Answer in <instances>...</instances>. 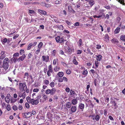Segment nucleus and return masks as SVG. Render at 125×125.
<instances>
[{
  "label": "nucleus",
  "mask_w": 125,
  "mask_h": 125,
  "mask_svg": "<svg viewBox=\"0 0 125 125\" xmlns=\"http://www.w3.org/2000/svg\"><path fill=\"white\" fill-rule=\"evenodd\" d=\"M9 66V64L8 63H3L2 67L3 69L2 70L1 72L3 74L7 73L9 71L7 70Z\"/></svg>",
  "instance_id": "1"
},
{
  "label": "nucleus",
  "mask_w": 125,
  "mask_h": 125,
  "mask_svg": "<svg viewBox=\"0 0 125 125\" xmlns=\"http://www.w3.org/2000/svg\"><path fill=\"white\" fill-rule=\"evenodd\" d=\"M19 88L20 91L22 92L24 90L25 88H27V87L25 83H20L19 84Z\"/></svg>",
  "instance_id": "2"
},
{
  "label": "nucleus",
  "mask_w": 125,
  "mask_h": 125,
  "mask_svg": "<svg viewBox=\"0 0 125 125\" xmlns=\"http://www.w3.org/2000/svg\"><path fill=\"white\" fill-rule=\"evenodd\" d=\"M55 39L56 40V42L58 43H62L64 42V40L63 37H60L59 36H57L55 37Z\"/></svg>",
  "instance_id": "3"
},
{
  "label": "nucleus",
  "mask_w": 125,
  "mask_h": 125,
  "mask_svg": "<svg viewBox=\"0 0 125 125\" xmlns=\"http://www.w3.org/2000/svg\"><path fill=\"white\" fill-rule=\"evenodd\" d=\"M53 72L52 68V65H50L48 66V70L47 71V74L48 76L51 75V73Z\"/></svg>",
  "instance_id": "4"
},
{
  "label": "nucleus",
  "mask_w": 125,
  "mask_h": 125,
  "mask_svg": "<svg viewBox=\"0 0 125 125\" xmlns=\"http://www.w3.org/2000/svg\"><path fill=\"white\" fill-rule=\"evenodd\" d=\"M23 117L26 118H28L30 117L31 116V112H29L22 114Z\"/></svg>",
  "instance_id": "5"
},
{
  "label": "nucleus",
  "mask_w": 125,
  "mask_h": 125,
  "mask_svg": "<svg viewBox=\"0 0 125 125\" xmlns=\"http://www.w3.org/2000/svg\"><path fill=\"white\" fill-rule=\"evenodd\" d=\"M31 103L32 105H37L38 104L39 102V101L38 99H36L34 100L33 99H31Z\"/></svg>",
  "instance_id": "6"
},
{
  "label": "nucleus",
  "mask_w": 125,
  "mask_h": 125,
  "mask_svg": "<svg viewBox=\"0 0 125 125\" xmlns=\"http://www.w3.org/2000/svg\"><path fill=\"white\" fill-rule=\"evenodd\" d=\"M65 51L67 53H71L72 51L69 46L65 47Z\"/></svg>",
  "instance_id": "7"
},
{
  "label": "nucleus",
  "mask_w": 125,
  "mask_h": 125,
  "mask_svg": "<svg viewBox=\"0 0 125 125\" xmlns=\"http://www.w3.org/2000/svg\"><path fill=\"white\" fill-rule=\"evenodd\" d=\"M10 94H8L7 96L5 98V101L7 103H8L10 102Z\"/></svg>",
  "instance_id": "8"
},
{
  "label": "nucleus",
  "mask_w": 125,
  "mask_h": 125,
  "mask_svg": "<svg viewBox=\"0 0 125 125\" xmlns=\"http://www.w3.org/2000/svg\"><path fill=\"white\" fill-rule=\"evenodd\" d=\"M42 60L43 61L47 62L49 61V57L48 56H46L44 55H43L42 56Z\"/></svg>",
  "instance_id": "9"
},
{
  "label": "nucleus",
  "mask_w": 125,
  "mask_h": 125,
  "mask_svg": "<svg viewBox=\"0 0 125 125\" xmlns=\"http://www.w3.org/2000/svg\"><path fill=\"white\" fill-rule=\"evenodd\" d=\"M95 56L96 57L97 61H100L102 60V57L101 55L99 54L98 55H96Z\"/></svg>",
  "instance_id": "10"
},
{
  "label": "nucleus",
  "mask_w": 125,
  "mask_h": 125,
  "mask_svg": "<svg viewBox=\"0 0 125 125\" xmlns=\"http://www.w3.org/2000/svg\"><path fill=\"white\" fill-rule=\"evenodd\" d=\"M38 11L39 12L40 14L41 13L43 15H45L47 14L46 12L43 10L39 9L38 10Z\"/></svg>",
  "instance_id": "11"
},
{
  "label": "nucleus",
  "mask_w": 125,
  "mask_h": 125,
  "mask_svg": "<svg viewBox=\"0 0 125 125\" xmlns=\"http://www.w3.org/2000/svg\"><path fill=\"white\" fill-rule=\"evenodd\" d=\"M77 108L75 106H73L71 108V110L72 112H75Z\"/></svg>",
  "instance_id": "12"
},
{
  "label": "nucleus",
  "mask_w": 125,
  "mask_h": 125,
  "mask_svg": "<svg viewBox=\"0 0 125 125\" xmlns=\"http://www.w3.org/2000/svg\"><path fill=\"white\" fill-rule=\"evenodd\" d=\"M84 105L82 103L80 104L79 105V107L80 109L82 110V111H83L84 108Z\"/></svg>",
  "instance_id": "13"
},
{
  "label": "nucleus",
  "mask_w": 125,
  "mask_h": 125,
  "mask_svg": "<svg viewBox=\"0 0 125 125\" xmlns=\"http://www.w3.org/2000/svg\"><path fill=\"white\" fill-rule=\"evenodd\" d=\"M9 62L10 60L9 59L7 58H6L4 60L3 63L9 64Z\"/></svg>",
  "instance_id": "14"
},
{
  "label": "nucleus",
  "mask_w": 125,
  "mask_h": 125,
  "mask_svg": "<svg viewBox=\"0 0 125 125\" xmlns=\"http://www.w3.org/2000/svg\"><path fill=\"white\" fill-rule=\"evenodd\" d=\"M33 45V44L32 43H30L28 45L27 50H30L31 48L32 47Z\"/></svg>",
  "instance_id": "15"
},
{
  "label": "nucleus",
  "mask_w": 125,
  "mask_h": 125,
  "mask_svg": "<svg viewBox=\"0 0 125 125\" xmlns=\"http://www.w3.org/2000/svg\"><path fill=\"white\" fill-rule=\"evenodd\" d=\"M82 74L85 75V76H86L88 73V72L87 70V69H85V70H83V71H82Z\"/></svg>",
  "instance_id": "16"
},
{
  "label": "nucleus",
  "mask_w": 125,
  "mask_h": 125,
  "mask_svg": "<svg viewBox=\"0 0 125 125\" xmlns=\"http://www.w3.org/2000/svg\"><path fill=\"white\" fill-rule=\"evenodd\" d=\"M26 57V56L25 54H23L22 56L19 58V60H21L22 61Z\"/></svg>",
  "instance_id": "17"
},
{
  "label": "nucleus",
  "mask_w": 125,
  "mask_h": 125,
  "mask_svg": "<svg viewBox=\"0 0 125 125\" xmlns=\"http://www.w3.org/2000/svg\"><path fill=\"white\" fill-rule=\"evenodd\" d=\"M63 75V73L62 72H59L57 74V75L58 76L60 77H62Z\"/></svg>",
  "instance_id": "18"
},
{
  "label": "nucleus",
  "mask_w": 125,
  "mask_h": 125,
  "mask_svg": "<svg viewBox=\"0 0 125 125\" xmlns=\"http://www.w3.org/2000/svg\"><path fill=\"white\" fill-rule=\"evenodd\" d=\"M60 67L58 66H56L54 68V71L55 72H57L59 71L60 69Z\"/></svg>",
  "instance_id": "19"
},
{
  "label": "nucleus",
  "mask_w": 125,
  "mask_h": 125,
  "mask_svg": "<svg viewBox=\"0 0 125 125\" xmlns=\"http://www.w3.org/2000/svg\"><path fill=\"white\" fill-rule=\"evenodd\" d=\"M112 42L114 43H117L118 42V40L116 39H114L111 40Z\"/></svg>",
  "instance_id": "20"
},
{
  "label": "nucleus",
  "mask_w": 125,
  "mask_h": 125,
  "mask_svg": "<svg viewBox=\"0 0 125 125\" xmlns=\"http://www.w3.org/2000/svg\"><path fill=\"white\" fill-rule=\"evenodd\" d=\"M56 89L54 88L52 89L51 90V95L53 94H54L55 91Z\"/></svg>",
  "instance_id": "21"
},
{
  "label": "nucleus",
  "mask_w": 125,
  "mask_h": 125,
  "mask_svg": "<svg viewBox=\"0 0 125 125\" xmlns=\"http://www.w3.org/2000/svg\"><path fill=\"white\" fill-rule=\"evenodd\" d=\"M120 30L119 28H117L115 30L114 32L115 34H117L118 33Z\"/></svg>",
  "instance_id": "22"
},
{
  "label": "nucleus",
  "mask_w": 125,
  "mask_h": 125,
  "mask_svg": "<svg viewBox=\"0 0 125 125\" xmlns=\"http://www.w3.org/2000/svg\"><path fill=\"white\" fill-rule=\"evenodd\" d=\"M100 119L99 116L98 115H97L95 117L93 118V120L95 119L96 121H98Z\"/></svg>",
  "instance_id": "23"
},
{
  "label": "nucleus",
  "mask_w": 125,
  "mask_h": 125,
  "mask_svg": "<svg viewBox=\"0 0 125 125\" xmlns=\"http://www.w3.org/2000/svg\"><path fill=\"white\" fill-rule=\"evenodd\" d=\"M77 103V101L76 99H73L72 101V103L73 105L76 104Z\"/></svg>",
  "instance_id": "24"
},
{
  "label": "nucleus",
  "mask_w": 125,
  "mask_h": 125,
  "mask_svg": "<svg viewBox=\"0 0 125 125\" xmlns=\"http://www.w3.org/2000/svg\"><path fill=\"white\" fill-rule=\"evenodd\" d=\"M98 61H95V64L96 67H98V66L99 65L100 63V62H99Z\"/></svg>",
  "instance_id": "25"
},
{
  "label": "nucleus",
  "mask_w": 125,
  "mask_h": 125,
  "mask_svg": "<svg viewBox=\"0 0 125 125\" xmlns=\"http://www.w3.org/2000/svg\"><path fill=\"white\" fill-rule=\"evenodd\" d=\"M120 39L121 40L125 41V35H121L120 36Z\"/></svg>",
  "instance_id": "26"
},
{
  "label": "nucleus",
  "mask_w": 125,
  "mask_h": 125,
  "mask_svg": "<svg viewBox=\"0 0 125 125\" xmlns=\"http://www.w3.org/2000/svg\"><path fill=\"white\" fill-rule=\"evenodd\" d=\"M71 105V103L70 102H68L66 104V107L68 108H70Z\"/></svg>",
  "instance_id": "27"
},
{
  "label": "nucleus",
  "mask_w": 125,
  "mask_h": 125,
  "mask_svg": "<svg viewBox=\"0 0 125 125\" xmlns=\"http://www.w3.org/2000/svg\"><path fill=\"white\" fill-rule=\"evenodd\" d=\"M26 100L28 103H31V99L28 96L27 97Z\"/></svg>",
  "instance_id": "28"
},
{
  "label": "nucleus",
  "mask_w": 125,
  "mask_h": 125,
  "mask_svg": "<svg viewBox=\"0 0 125 125\" xmlns=\"http://www.w3.org/2000/svg\"><path fill=\"white\" fill-rule=\"evenodd\" d=\"M94 1L93 0H90L89 2V4L92 7L94 4Z\"/></svg>",
  "instance_id": "29"
},
{
  "label": "nucleus",
  "mask_w": 125,
  "mask_h": 125,
  "mask_svg": "<svg viewBox=\"0 0 125 125\" xmlns=\"http://www.w3.org/2000/svg\"><path fill=\"white\" fill-rule=\"evenodd\" d=\"M6 109L8 111H9L11 110V107L10 105L8 104L7 105Z\"/></svg>",
  "instance_id": "30"
},
{
  "label": "nucleus",
  "mask_w": 125,
  "mask_h": 125,
  "mask_svg": "<svg viewBox=\"0 0 125 125\" xmlns=\"http://www.w3.org/2000/svg\"><path fill=\"white\" fill-rule=\"evenodd\" d=\"M70 94L71 95H75L76 94L75 92L73 90L71 89L70 91Z\"/></svg>",
  "instance_id": "31"
},
{
  "label": "nucleus",
  "mask_w": 125,
  "mask_h": 125,
  "mask_svg": "<svg viewBox=\"0 0 125 125\" xmlns=\"http://www.w3.org/2000/svg\"><path fill=\"white\" fill-rule=\"evenodd\" d=\"M49 85L52 88L54 86L55 83L54 82H52L50 83Z\"/></svg>",
  "instance_id": "32"
},
{
  "label": "nucleus",
  "mask_w": 125,
  "mask_h": 125,
  "mask_svg": "<svg viewBox=\"0 0 125 125\" xmlns=\"http://www.w3.org/2000/svg\"><path fill=\"white\" fill-rule=\"evenodd\" d=\"M42 42H40L38 44V47L39 49L41 48L42 46Z\"/></svg>",
  "instance_id": "33"
},
{
  "label": "nucleus",
  "mask_w": 125,
  "mask_h": 125,
  "mask_svg": "<svg viewBox=\"0 0 125 125\" xmlns=\"http://www.w3.org/2000/svg\"><path fill=\"white\" fill-rule=\"evenodd\" d=\"M44 83L46 85H48L49 83V81L47 80H46L44 81Z\"/></svg>",
  "instance_id": "34"
},
{
  "label": "nucleus",
  "mask_w": 125,
  "mask_h": 125,
  "mask_svg": "<svg viewBox=\"0 0 125 125\" xmlns=\"http://www.w3.org/2000/svg\"><path fill=\"white\" fill-rule=\"evenodd\" d=\"M68 8L69 11L70 12H72L73 10V11H74L72 9V8L71 6H69L68 7Z\"/></svg>",
  "instance_id": "35"
},
{
  "label": "nucleus",
  "mask_w": 125,
  "mask_h": 125,
  "mask_svg": "<svg viewBox=\"0 0 125 125\" xmlns=\"http://www.w3.org/2000/svg\"><path fill=\"white\" fill-rule=\"evenodd\" d=\"M58 62V59L57 58L56 59H55L53 60V65H56L57 63V62Z\"/></svg>",
  "instance_id": "36"
},
{
  "label": "nucleus",
  "mask_w": 125,
  "mask_h": 125,
  "mask_svg": "<svg viewBox=\"0 0 125 125\" xmlns=\"http://www.w3.org/2000/svg\"><path fill=\"white\" fill-rule=\"evenodd\" d=\"M90 71L91 72V73L93 74H94V73H95L97 74V76H98V74L97 73V72H95L94 70L93 69H91L90 70Z\"/></svg>",
  "instance_id": "37"
},
{
  "label": "nucleus",
  "mask_w": 125,
  "mask_h": 125,
  "mask_svg": "<svg viewBox=\"0 0 125 125\" xmlns=\"http://www.w3.org/2000/svg\"><path fill=\"white\" fill-rule=\"evenodd\" d=\"M25 20L27 22H30V18H29L28 17H26L25 18Z\"/></svg>",
  "instance_id": "38"
},
{
  "label": "nucleus",
  "mask_w": 125,
  "mask_h": 125,
  "mask_svg": "<svg viewBox=\"0 0 125 125\" xmlns=\"http://www.w3.org/2000/svg\"><path fill=\"white\" fill-rule=\"evenodd\" d=\"M45 93L47 94H51V90L48 89L46 90Z\"/></svg>",
  "instance_id": "39"
},
{
  "label": "nucleus",
  "mask_w": 125,
  "mask_h": 125,
  "mask_svg": "<svg viewBox=\"0 0 125 125\" xmlns=\"http://www.w3.org/2000/svg\"><path fill=\"white\" fill-rule=\"evenodd\" d=\"M35 12V11L34 10H29L28 13L33 14Z\"/></svg>",
  "instance_id": "40"
},
{
  "label": "nucleus",
  "mask_w": 125,
  "mask_h": 125,
  "mask_svg": "<svg viewBox=\"0 0 125 125\" xmlns=\"http://www.w3.org/2000/svg\"><path fill=\"white\" fill-rule=\"evenodd\" d=\"M12 109L14 110H16L18 109L17 106L16 105L13 106L12 107Z\"/></svg>",
  "instance_id": "41"
},
{
  "label": "nucleus",
  "mask_w": 125,
  "mask_h": 125,
  "mask_svg": "<svg viewBox=\"0 0 125 125\" xmlns=\"http://www.w3.org/2000/svg\"><path fill=\"white\" fill-rule=\"evenodd\" d=\"M73 62L75 65H77L78 64V62L75 59H74L73 60Z\"/></svg>",
  "instance_id": "42"
},
{
  "label": "nucleus",
  "mask_w": 125,
  "mask_h": 125,
  "mask_svg": "<svg viewBox=\"0 0 125 125\" xmlns=\"http://www.w3.org/2000/svg\"><path fill=\"white\" fill-rule=\"evenodd\" d=\"M26 93L25 92L23 93L21 95V96L24 99L25 97Z\"/></svg>",
  "instance_id": "43"
},
{
  "label": "nucleus",
  "mask_w": 125,
  "mask_h": 125,
  "mask_svg": "<svg viewBox=\"0 0 125 125\" xmlns=\"http://www.w3.org/2000/svg\"><path fill=\"white\" fill-rule=\"evenodd\" d=\"M56 53V51L55 50H54L52 52V54L53 56H54L55 55Z\"/></svg>",
  "instance_id": "44"
},
{
  "label": "nucleus",
  "mask_w": 125,
  "mask_h": 125,
  "mask_svg": "<svg viewBox=\"0 0 125 125\" xmlns=\"http://www.w3.org/2000/svg\"><path fill=\"white\" fill-rule=\"evenodd\" d=\"M61 0H57L55 1V3L57 4L61 3Z\"/></svg>",
  "instance_id": "45"
},
{
  "label": "nucleus",
  "mask_w": 125,
  "mask_h": 125,
  "mask_svg": "<svg viewBox=\"0 0 125 125\" xmlns=\"http://www.w3.org/2000/svg\"><path fill=\"white\" fill-rule=\"evenodd\" d=\"M43 98L46 101L48 99V97L47 95H44L43 96Z\"/></svg>",
  "instance_id": "46"
},
{
  "label": "nucleus",
  "mask_w": 125,
  "mask_h": 125,
  "mask_svg": "<svg viewBox=\"0 0 125 125\" xmlns=\"http://www.w3.org/2000/svg\"><path fill=\"white\" fill-rule=\"evenodd\" d=\"M25 106L27 108H29L30 107L29 105V104L27 103H25Z\"/></svg>",
  "instance_id": "47"
},
{
  "label": "nucleus",
  "mask_w": 125,
  "mask_h": 125,
  "mask_svg": "<svg viewBox=\"0 0 125 125\" xmlns=\"http://www.w3.org/2000/svg\"><path fill=\"white\" fill-rule=\"evenodd\" d=\"M28 73H25L24 75V78H27H27L28 76Z\"/></svg>",
  "instance_id": "48"
},
{
  "label": "nucleus",
  "mask_w": 125,
  "mask_h": 125,
  "mask_svg": "<svg viewBox=\"0 0 125 125\" xmlns=\"http://www.w3.org/2000/svg\"><path fill=\"white\" fill-rule=\"evenodd\" d=\"M17 100V99H15L14 98H12L10 102L11 103H14Z\"/></svg>",
  "instance_id": "49"
},
{
  "label": "nucleus",
  "mask_w": 125,
  "mask_h": 125,
  "mask_svg": "<svg viewBox=\"0 0 125 125\" xmlns=\"http://www.w3.org/2000/svg\"><path fill=\"white\" fill-rule=\"evenodd\" d=\"M66 73L68 74H70L71 73V72L70 70L68 69L66 71Z\"/></svg>",
  "instance_id": "50"
},
{
  "label": "nucleus",
  "mask_w": 125,
  "mask_h": 125,
  "mask_svg": "<svg viewBox=\"0 0 125 125\" xmlns=\"http://www.w3.org/2000/svg\"><path fill=\"white\" fill-rule=\"evenodd\" d=\"M39 91V90L38 88H35L33 89V91L34 92H37Z\"/></svg>",
  "instance_id": "51"
},
{
  "label": "nucleus",
  "mask_w": 125,
  "mask_h": 125,
  "mask_svg": "<svg viewBox=\"0 0 125 125\" xmlns=\"http://www.w3.org/2000/svg\"><path fill=\"white\" fill-rule=\"evenodd\" d=\"M82 51L81 50H78L77 51V54H80L82 52Z\"/></svg>",
  "instance_id": "52"
},
{
  "label": "nucleus",
  "mask_w": 125,
  "mask_h": 125,
  "mask_svg": "<svg viewBox=\"0 0 125 125\" xmlns=\"http://www.w3.org/2000/svg\"><path fill=\"white\" fill-rule=\"evenodd\" d=\"M23 109V107L22 106L19 104L18 106V109L20 110H21Z\"/></svg>",
  "instance_id": "53"
},
{
  "label": "nucleus",
  "mask_w": 125,
  "mask_h": 125,
  "mask_svg": "<svg viewBox=\"0 0 125 125\" xmlns=\"http://www.w3.org/2000/svg\"><path fill=\"white\" fill-rule=\"evenodd\" d=\"M41 97V95L40 94H38L36 98V99H38L39 100L40 99Z\"/></svg>",
  "instance_id": "54"
},
{
  "label": "nucleus",
  "mask_w": 125,
  "mask_h": 125,
  "mask_svg": "<svg viewBox=\"0 0 125 125\" xmlns=\"http://www.w3.org/2000/svg\"><path fill=\"white\" fill-rule=\"evenodd\" d=\"M5 57V55H2L0 56V59H3Z\"/></svg>",
  "instance_id": "55"
},
{
  "label": "nucleus",
  "mask_w": 125,
  "mask_h": 125,
  "mask_svg": "<svg viewBox=\"0 0 125 125\" xmlns=\"http://www.w3.org/2000/svg\"><path fill=\"white\" fill-rule=\"evenodd\" d=\"M63 80L64 81L67 82L68 81L67 79L65 77H63Z\"/></svg>",
  "instance_id": "56"
},
{
  "label": "nucleus",
  "mask_w": 125,
  "mask_h": 125,
  "mask_svg": "<svg viewBox=\"0 0 125 125\" xmlns=\"http://www.w3.org/2000/svg\"><path fill=\"white\" fill-rule=\"evenodd\" d=\"M40 30H43L44 29V26L43 25H40Z\"/></svg>",
  "instance_id": "57"
},
{
  "label": "nucleus",
  "mask_w": 125,
  "mask_h": 125,
  "mask_svg": "<svg viewBox=\"0 0 125 125\" xmlns=\"http://www.w3.org/2000/svg\"><path fill=\"white\" fill-rule=\"evenodd\" d=\"M23 100L22 99H21L19 101L18 103H20L21 104H22L23 103Z\"/></svg>",
  "instance_id": "58"
},
{
  "label": "nucleus",
  "mask_w": 125,
  "mask_h": 125,
  "mask_svg": "<svg viewBox=\"0 0 125 125\" xmlns=\"http://www.w3.org/2000/svg\"><path fill=\"white\" fill-rule=\"evenodd\" d=\"M66 91L67 92H69L70 91V89L68 87H67L65 89Z\"/></svg>",
  "instance_id": "59"
},
{
  "label": "nucleus",
  "mask_w": 125,
  "mask_h": 125,
  "mask_svg": "<svg viewBox=\"0 0 125 125\" xmlns=\"http://www.w3.org/2000/svg\"><path fill=\"white\" fill-rule=\"evenodd\" d=\"M74 26H78L79 25V23L77 22L75 23L74 24Z\"/></svg>",
  "instance_id": "60"
},
{
  "label": "nucleus",
  "mask_w": 125,
  "mask_h": 125,
  "mask_svg": "<svg viewBox=\"0 0 125 125\" xmlns=\"http://www.w3.org/2000/svg\"><path fill=\"white\" fill-rule=\"evenodd\" d=\"M24 50H23L21 49V50L20 51V54L21 55L22 54L24 53Z\"/></svg>",
  "instance_id": "61"
},
{
  "label": "nucleus",
  "mask_w": 125,
  "mask_h": 125,
  "mask_svg": "<svg viewBox=\"0 0 125 125\" xmlns=\"http://www.w3.org/2000/svg\"><path fill=\"white\" fill-rule=\"evenodd\" d=\"M108 118L111 120H112V121L114 120L113 118V117L111 115H110V116H109Z\"/></svg>",
  "instance_id": "62"
},
{
  "label": "nucleus",
  "mask_w": 125,
  "mask_h": 125,
  "mask_svg": "<svg viewBox=\"0 0 125 125\" xmlns=\"http://www.w3.org/2000/svg\"><path fill=\"white\" fill-rule=\"evenodd\" d=\"M40 52V50H37L36 52L35 53L36 54H38Z\"/></svg>",
  "instance_id": "63"
},
{
  "label": "nucleus",
  "mask_w": 125,
  "mask_h": 125,
  "mask_svg": "<svg viewBox=\"0 0 125 125\" xmlns=\"http://www.w3.org/2000/svg\"><path fill=\"white\" fill-rule=\"evenodd\" d=\"M90 52V51L89 49V48H87V51H86V53H87L89 54V53Z\"/></svg>",
  "instance_id": "64"
}]
</instances>
